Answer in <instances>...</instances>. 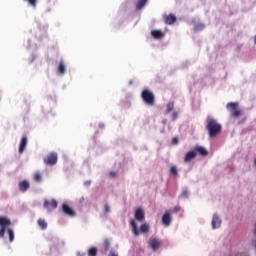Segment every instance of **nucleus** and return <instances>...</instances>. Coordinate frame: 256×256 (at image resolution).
<instances>
[{
    "label": "nucleus",
    "mask_w": 256,
    "mask_h": 256,
    "mask_svg": "<svg viewBox=\"0 0 256 256\" xmlns=\"http://www.w3.org/2000/svg\"><path fill=\"white\" fill-rule=\"evenodd\" d=\"M206 129L209 137L211 139H215V137L221 133V129H223V127L213 117H208L206 120Z\"/></svg>",
    "instance_id": "1"
},
{
    "label": "nucleus",
    "mask_w": 256,
    "mask_h": 256,
    "mask_svg": "<svg viewBox=\"0 0 256 256\" xmlns=\"http://www.w3.org/2000/svg\"><path fill=\"white\" fill-rule=\"evenodd\" d=\"M130 225L132 227V233L134 234L135 237H139L141 233H147V231H149V224L147 223L141 225L140 231L139 228L137 227V222L135 220H131Z\"/></svg>",
    "instance_id": "2"
},
{
    "label": "nucleus",
    "mask_w": 256,
    "mask_h": 256,
    "mask_svg": "<svg viewBox=\"0 0 256 256\" xmlns=\"http://www.w3.org/2000/svg\"><path fill=\"white\" fill-rule=\"evenodd\" d=\"M8 227H11V219L1 216L0 217V239L5 237V231H7Z\"/></svg>",
    "instance_id": "3"
},
{
    "label": "nucleus",
    "mask_w": 256,
    "mask_h": 256,
    "mask_svg": "<svg viewBox=\"0 0 256 256\" xmlns=\"http://www.w3.org/2000/svg\"><path fill=\"white\" fill-rule=\"evenodd\" d=\"M141 96H142L144 103H146V105H150V106L155 105V96L152 94L151 91L144 90V91H142Z\"/></svg>",
    "instance_id": "4"
},
{
    "label": "nucleus",
    "mask_w": 256,
    "mask_h": 256,
    "mask_svg": "<svg viewBox=\"0 0 256 256\" xmlns=\"http://www.w3.org/2000/svg\"><path fill=\"white\" fill-rule=\"evenodd\" d=\"M239 104L237 102H230L227 104L228 111H231L232 117H240L241 116V110H237V106Z\"/></svg>",
    "instance_id": "5"
},
{
    "label": "nucleus",
    "mask_w": 256,
    "mask_h": 256,
    "mask_svg": "<svg viewBox=\"0 0 256 256\" xmlns=\"http://www.w3.org/2000/svg\"><path fill=\"white\" fill-rule=\"evenodd\" d=\"M148 245L151 247L152 251H158L159 247H161V240L157 237H151Z\"/></svg>",
    "instance_id": "6"
},
{
    "label": "nucleus",
    "mask_w": 256,
    "mask_h": 256,
    "mask_svg": "<svg viewBox=\"0 0 256 256\" xmlns=\"http://www.w3.org/2000/svg\"><path fill=\"white\" fill-rule=\"evenodd\" d=\"M221 216L219 214L215 213L212 216V221H211V227L212 229H219L221 227Z\"/></svg>",
    "instance_id": "7"
},
{
    "label": "nucleus",
    "mask_w": 256,
    "mask_h": 256,
    "mask_svg": "<svg viewBox=\"0 0 256 256\" xmlns=\"http://www.w3.org/2000/svg\"><path fill=\"white\" fill-rule=\"evenodd\" d=\"M171 221H173V216H171V212H165L162 216V225H164V227H169L171 225Z\"/></svg>",
    "instance_id": "8"
},
{
    "label": "nucleus",
    "mask_w": 256,
    "mask_h": 256,
    "mask_svg": "<svg viewBox=\"0 0 256 256\" xmlns=\"http://www.w3.org/2000/svg\"><path fill=\"white\" fill-rule=\"evenodd\" d=\"M58 205L59 204L55 199H52L51 201L49 200L44 201V209H47L49 212L51 211V209H57Z\"/></svg>",
    "instance_id": "9"
},
{
    "label": "nucleus",
    "mask_w": 256,
    "mask_h": 256,
    "mask_svg": "<svg viewBox=\"0 0 256 256\" xmlns=\"http://www.w3.org/2000/svg\"><path fill=\"white\" fill-rule=\"evenodd\" d=\"M134 217L136 221L143 223V221H145V211L143 210V208H137L135 210Z\"/></svg>",
    "instance_id": "10"
},
{
    "label": "nucleus",
    "mask_w": 256,
    "mask_h": 256,
    "mask_svg": "<svg viewBox=\"0 0 256 256\" xmlns=\"http://www.w3.org/2000/svg\"><path fill=\"white\" fill-rule=\"evenodd\" d=\"M57 153L52 152L46 159H44V163L46 165H57Z\"/></svg>",
    "instance_id": "11"
},
{
    "label": "nucleus",
    "mask_w": 256,
    "mask_h": 256,
    "mask_svg": "<svg viewBox=\"0 0 256 256\" xmlns=\"http://www.w3.org/2000/svg\"><path fill=\"white\" fill-rule=\"evenodd\" d=\"M195 157H197V152H195V150L187 152L184 157V163H191Z\"/></svg>",
    "instance_id": "12"
},
{
    "label": "nucleus",
    "mask_w": 256,
    "mask_h": 256,
    "mask_svg": "<svg viewBox=\"0 0 256 256\" xmlns=\"http://www.w3.org/2000/svg\"><path fill=\"white\" fill-rule=\"evenodd\" d=\"M62 211L65 215H68V217H75V210H72L67 204L62 205Z\"/></svg>",
    "instance_id": "13"
},
{
    "label": "nucleus",
    "mask_w": 256,
    "mask_h": 256,
    "mask_svg": "<svg viewBox=\"0 0 256 256\" xmlns=\"http://www.w3.org/2000/svg\"><path fill=\"white\" fill-rule=\"evenodd\" d=\"M195 153H199L202 157H207L209 155V151L203 146H195L194 147Z\"/></svg>",
    "instance_id": "14"
},
{
    "label": "nucleus",
    "mask_w": 256,
    "mask_h": 256,
    "mask_svg": "<svg viewBox=\"0 0 256 256\" xmlns=\"http://www.w3.org/2000/svg\"><path fill=\"white\" fill-rule=\"evenodd\" d=\"M18 187L22 193H25V191H27V189H29V187H30L29 181L24 180V181L19 182Z\"/></svg>",
    "instance_id": "15"
},
{
    "label": "nucleus",
    "mask_w": 256,
    "mask_h": 256,
    "mask_svg": "<svg viewBox=\"0 0 256 256\" xmlns=\"http://www.w3.org/2000/svg\"><path fill=\"white\" fill-rule=\"evenodd\" d=\"M164 21H165L166 25H173V23H175V21H177V17H175V15H173V14H169L168 16L164 17Z\"/></svg>",
    "instance_id": "16"
},
{
    "label": "nucleus",
    "mask_w": 256,
    "mask_h": 256,
    "mask_svg": "<svg viewBox=\"0 0 256 256\" xmlns=\"http://www.w3.org/2000/svg\"><path fill=\"white\" fill-rule=\"evenodd\" d=\"M65 73H67V66L65 65V62L61 60L58 66V75H65Z\"/></svg>",
    "instance_id": "17"
},
{
    "label": "nucleus",
    "mask_w": 256,
    "mask_h": 256,
    "mask_svg": "<svg viewBox=\"0 0 256 256\" xmlns=\"http://www.w3.org/2000/svg\"><path fill=\"white\" fill-rule=\"evenodd\" d=\"M151 35L154 39H163L165 37V34L161 30H153Z\"/></svg>",
    "instance_id": "18"
},
{
    "label": "nucleus",
    "mask_w": 256,
    "mask_h": 256,
    "mask_svg": "<svg viewBox=\"0 0 256 256\" xmlns=\"http://www.w3.org/2000/svg\"><path fill=\"white\" fill-rule=\"evenodd\" d=\"M26 148H27V137H23L20 142L19 153H23V151H25Z\"/></svg>",
    "instance_id": "19"
},
{
    "label": "nucleus",
    "mask_w": 256,
    "mask_h": 256,
    "mask_svg": "<svg viewBox=\"0 0 256 256\" xmlns=\"http://www.w3.org/2000/svg\"><path fill=\"white\" fill-rule=\"evenodd\" d=\"M147 1L148 0H138L136 3V10L141 11V8L145 7V5H147Z\"/></svg>",
    "instance_id": "20"
},
{
    "label": "nucleus",
    "mask_w": 256,
    "mask_h": 256,
    "mask_svg": "<svg viewBox=\"0 0 256 256\" xmlns=\"http://www.w3.org/2000/svg\"><path fill=\"white\" fill-rule=\"evenodd\" d=\"M111 247V242H109V240H105L104 241V245L102 247V253L107 254V252L109 251V248Z\"/></svg>",
    "instance_id": "21"
},
{
    "label": "nucleus",
    "mask_w": 256,
    "mask_h": 256,
    "mask_svg": "<svg viewBox=\"0 0 256 256\" xmlns=\"http://www.w3.org/2000/svg\"><path fill=\"white\" fill-rule=\"evenodd\" d=\"M173 109H175V104L173 102H169L166 105V111L164 112L165 115H168V113H171V111H173Z\"/></svg>",
    "instance_id": "22"
},
{
    "label": "nucleus",
    "mask_w": 256,
    "mask_h": 256,
    "mask_svg": "<svg viewBox=\"0 0 256 256\" xmlns=\"http://www.w3.org/2000/svg\"><path fill=\"white\" fill-rule=\"evenodd\" d=\"M7 231H8L10 243H13V241H15V232L11 228H8Z\"/></svg>",
    "instance_id": "23"
},
{
    "label": "nucleus",
    "mask_w": 256,
    "mask_h": 256,
    "mask_svg": "<svg viewBox=\"0 0 256 256\" xmlns=\"http://www.w3.org/2000/svg\"><path fill=\"white\" fill-rule=\"evenodd\" d=\"M38 225H39V227L42 228L43 231H45V229H47V222L44 219H39Z\"/></svg>",
    "instance_id": "24"
},
{
    "label": "nucleus",
    "mask_w": 256,
    "mask_h": 256,
    "mask_svg": "<svg viewBox=\"0 0 256 256\" xmlns=\"http://www.w3.org/2000/svg\"><path fill=\"white\" fill-rule=\"evenodd\" d=\"M170 174L174 177H177L179 175V170H177V166H172L170 168Z\"/></svg>",
    "instance_id": "25"
},
{
    "label": "nucleus",
    "mask_w": 256,
    "mask_h": 256,
    "mask_svg": "<svg viewBox=\"0 0 256 256\" xmlns=\"http://www.w3.org/2000/svg\"><path fill=\"white\" fill-rule=\"evenodd\" d=\"M203 29H205V24L203 23H198L194 26L195 31H203Z\"/></svg>",
    "instance_id": "26"
},
{
    "label": "nucleus",
    "mask_w": 256,
    "mask_h": 256,
    "mask_svg": "<svg viewBox=\"0 0 256 256\" xmlns=\"http://www.w3.org/2000/svg\"><path fill=\"white\" fill-rule=\"evenodd\" d=\"M89 256H97V249L95 247H92L88 250Z\"/></svg>",
    "instance_id": "27"
},
{
    "label": "nucleus",
    "mask_w": 256,
    "mask_h": 256,
    "mask_svg": "<svg viewBox=\"0 0 256 256\" xmlns=\"http://www.w3.org/2000/svg\"><path fill=\"white\" fill-rule=\"evenodd\" d=\"M34 180L37 181L38 183L41 182V180H42L41 173H36L34 175Z\"/></svg>",
    "instance_id": "28"
},
{
    "label": "nucleus",
    "mask_w": 256,
    "mask_h": 256,
    "mask_svg": "<svg viewBox=\"0 0 256 256\" xmlns=\"http://www.w3.org/2000/svg\"><path fill=\"white\" fill-rule=\"evenodd\" d=\"M181 197L189 199V191L187 189L183 190V192L181 193Z\"/></svg>",
    "instance_id": "29"
},
{
    "label": "nucleus",
    "mask_w": 256,
    "mask_h": 256,
    "mask_svg": "<svg viewBox=\"0 0 256 256\" xmlns=\"http://www.w3.org/2000/svg\"><path fill=\"white\" fill-rule=\"evenodd\" d=\"M24 1H27V0H24ZM28 3L32 7H37V0H28Z\"/></svg>",
    "instance_id": "30"
},
{
    "label": "nucleus",
    "mask_w": 256,
    "mask_h": 256,
    "mask_svg": "<svg viewBox=\"0 0 256 256\" xmlns=\"http://www.w3.org/2000/svg\"><path fill=\"white\" fill-rule=\"evenodd\" d=\"M104 212L105 213H111V207L109 206V204L104 205Z\"/></svg>",
    "instance_id": "31"
},
{
    "label": "nucleus",
    "mask_w": 256,
    "mask_h": 256,
    "mask_svg": "<svg viewBox=\"0 0 256 256\" xmlns=\"http://www.w3.org/2000/svg\"><path fill=\"white\" fill-rule=\"evenodd\" d=\"M171 117L172 121H176L177 117H179V112H173Z\"/></svg>",
    "instance_id": "32"
},
{
    "label": "nucleus",
    "mask_w": 256,
    "mask_h": 256,
    "mask_svg": "<svg viewBox=\"0 0 256 256\" xmlns=\"http://www.w3.org/2000/svg\"><path fill=\"white\" fill-rule=\"evenodd\" d=\"M91 185V180L85 181L84 186L89 187Z\"/></svg>",
    "instance_id": "33"
},
{
    "label": "nucleus",
    "mask_w": 256,
    "mask_h": 256,
    "mask_svg": "<svg viewBox=\"0 0 256 256\" xmlns=\"http://www.w3.org/2000/svg\"><path fill=\"white\" fill-rule=\"evenodd\" d=\"M172 143H174V145H177V143H179V139L178 138H173Z\"/></svg>",
    "instance_id": "34"
},
{
    "label": "nucleus",
    "mask_w": 256,
    "mask_h": 256,
    "mask_svg": "<svg viewBox=\"0 0 256 256\" xmlns=\"http://www.w3.org/2000/svg\"><path fill=\"white\" fill-rule=\"evenodd\" d=\"M173 211H175V212L177 213V212L181 211V207L176 206V207L173 209Z\"/></svg>",
    "instance_id": "35"
},
{
    "label": "nucleus",
    "mask_w": 256,
    "mask_h": 256,
    "mask_svg": "<svg viewBox=\"0 0 256 256\" xmlns=\"http://www.w3.org/2000/svg\"><path fill=\"white\" fill-rule=\"evenodd\" d=\"M108 256H119L117 253H115L114 251H110V254Z\"/></svg>",
    "instance_id": "36"
},
{
    "label": "nucleus",
    "mask_w": 256,
    "mask_h": 256,
    "mask_svg": "<svg viewBox=\"0 0 256 256\" xmlns=\"http://www.w3.org/2000/svg\"><path fill=\"white\" fill-rule=\"evenodd\" d=\"M111 177H116L117 176V172H110Z\"/></svg>",
    "instance_id": "37"
},
{
    "label": "nucleus",
    "mask_w": 256,
    "mask_h": 256,
    "mask_svg": "<svg viewBox=\"0 0 256 256\" xmlns=\"http://www.w3.org/2000/svg\"><path fill=\"white\" fill-rule=\"evenodd\" d=\"M240 256H250L248 253H241Z\"/></svg>",
    "instance_id": "38"
},
{
    "label": "nucleus",
    "mask_w": 256,
    "mask_h": 256,
    "mask_svg": "<svg viewBox=\"0 0 256 256\" xmlns=\"http://www.w3.org/2000/svg\"><path fill=\"white\" fill-rule=\"evenodd\" d=\"M99 127H100V129H103L105 127V125L100 123Z\"/></svg>",
    "instance_id": "39"
},
{
    "label": "nucleus",
    "mask_w": 256,
    "mask_h": 256,
    "mask_svg": "<svg viewBox=\"0 0 256 256\" xmlns=\"http://www.w3.org/2000/svg\"><path fill=\"white\" fill-rule=\"evenodd\" d=\"M35 61V55H32V60L31 62Z\"/></svg>",
    "instance_id": "40"
},
{
    "label": "nucleus",
    "mask_w": 256,
    "mask_h": 256,
    "mask_svg": "<svg viewBox=\"0 0 256 256\" xmlns=\"http://www.w3.org/2000/svg\"><path fill=\"white\" fill-rule=\"evenodd\" d=\"M162 123L165 125L167 123V120H163Z\"/></svg>",
    "instance_id": "41"
},
{
    "label": "nucleus",
    "mask_w": 256,
    "mask_h": 256,
    "mask_svg": "<svg viewBox=\"0 0 256 256\" xmlns=\"http://www.w3.org/2000/svg\"><path fill=\"white\" fill-rule=\"evenodd\" d=\"M254 167L256 168V158L254 159Z\"/></svg>",
    "instance_id": "42"
},
{
    "label": "nucleus",
    "mask_w": 256,
    "mask_h": 256,
    "mask_svg": "<svg viewBox=\"0 0 256 256\" xmlns=\"http://www.w3.org/2000/svg\"><path fill=\"white\" fill-rule=\"evenodd\" d=\"M129 83H130V85H131V83H133V81H130Z\"/></svg>",
    "instance_id": "43"
}]
</instances>
